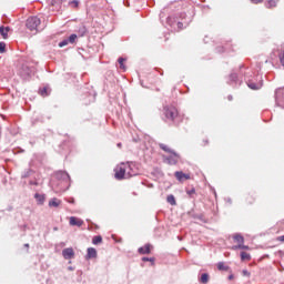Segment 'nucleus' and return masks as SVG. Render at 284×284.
Masks as SVG:
<instances>
[{
	"label": "nucleus",
	"mask_w": 284,
	"mask_h": 284,
	"mask_svg": "<svg viewBox=\"0 0 284 284\" xmlns=\"http://www.w3.org/2000/svg\"><path fill=\"white\" fill-rule=\"evenodd\" d=\"M242 275H243V276H250V272H248L247 270H243V271H242Z\"/></svg>",
	"instance_id": "obj_42"
},
{
	"label": "nucleus",
	"mask_w": 284,
	"mask_h": 284,
	"mask_svg": "<svg viewBox=\"0 0 284 284\" xmlns=\"http://www.w3.org/2000/svg\"><path fill=\"white\" fill-rule=\"evenodd\" d=\"M159 148L163 150V152H168V154H172L173 152H175L174 150H172L170 146H168V144H163L160 143Z\"/></svg>",
	"instance_id": "obj_21"
},
{
	"label": "nucleus",
	"mask_w": 284,
	"mask_h": 284,
	"mask_svg": "<svg viewBox=\"0 0 284 284\" xmlns=\"http://www.w3.org/2000/svg\"><path fill=\"white\" fill-rule=\"evenodd\" d=\"M29 185H31V187H39V185H41V181L39 179L30 180Z\"/></svg>",
	"instance_id": "obj_31"
},
{
	"label": "nucleus",
	"mask_w": 284,
	"mask_h": 284,
	"mask_svg": "<svg viewBox=\"0 0 284 284\" xmlns=\"http://www.w3.org/2000/svg\"><path fill=\"white\" fill-rule=\"evenodd\" d=\"M78 34L79 37H85V34H88V28H85V26L80 27L78 30Z\"/></svg>",
	"instance_id": "obj_26"
},
{
	"label": "nucleus",
	"mask_w": 284,
	"mask_h": 284,
	"mask_svg": "<svg viewBox=\"0 0 284 284\" xmlns=\"http://www.w3.org/2000/svg\"><path fill=\"white\" fill-rule=\"evenodd\" d=\"M102 241H103V237H101V235H97L93 237L92 243L93 245H99V243H102Z\"/></svg>",
	"instance_id": "obj_33"
},
{
	"label": "nucleus",
	"mask_w": 284,
	"mask_h": 284,
	"mask_svg": "<svg viewBox=\"0 0 284 284\" xmlns=\"http://www.w3.org/2000/svg\"><path fill=\"white\" fill-rule=\"evenodd\" d=\"M124 61H125L124 58H119L118 59V63H120V70H125V64H123Z\"/></svg>",
	"instance_id": "obj_37"
},
{
	"label": "nucleus",
	"mask_w": 284,
	"mask_h": 284,
	"mask_svg": "<svg viewBox=\"0 0 284 284\" xmlns=\"http://www.w3.org/2000/svg\"><path fill=\"white\" fill-rule=\"evenodd\" d=\"M26 26L31 32H34V30L39 32V30H41V28H39V26H41V19L37 16L30 17L27 19Z\"/></svg>",
	"instance_id": "obj_3"
},
{
	"label": "nucleus",
	"mask_w": 284,
	"mask_h": 284,
	"mask_svg": "<svg viewBox=\"0 0 284 284\" xmlns=\"http://www.w3.org/2000/svg\"><path fill=\"white\" fill-rule=\"evenodd\" d=\"M163 161L164 163H168V165H176V163L181 161V155L176 153V151H173L171 155H164Z\"/></svg>",
	"instance_id": "obj_5"
},
{
	"label": "nucleus",
	"mask_w": 284,
	"mask_h": 284,
	"mask_svg": "<svg viewBox=\"0 0 284 284\" xmlns=\"http://www.w3.org/2000/svg\"><path fill=\"white\" fill-rule=\"evenodd\" d=\"M69 203H74V199H72V201H70Z\"/></svg>",
	"instance_id": "obj_50"
},
{
	"label": "nucleus",
	"mask_w": 284,
	"mask_h": 284,
	"mask_svg": "<svg viewBox=\"0 0 284 284\" xmlns=\"http://www.w3.org/2000/svg\"><path fill=\"white\" fill-rule=\"evenodd\" d=\"M24 247H30V244H24Z\"/></svg>",
	"instance_id": "obj_49"
},
{
	"label": "nucleus",
	"mask_w": 284,
	"mask_h": 284,
	"mask_svg": "<svg viewBox=\"0 0 284 284\" xmlns=\"http://www.w3.org/2000/svg\"><path fill=\"white\" fill-rule=\"evenodd\" d=\"M125 171H126V176L129 178L139 175V171L136 170V166L134 165V163H130L125 169Z\"/></svg>",
	"instance_id": "obj_7"
},
{
	"label": "nucleus",
	"mask_w": 284,
	"mask_h": 284,
	"mask_svg": "<svg viewBox=\"0 0 284 284\" xmlns=\"http://www.w3.org/2000/svg\"><path fill=\"white\" fill-rule=\"evenodd\" d=\"M62 256L65 261H70V258H74V248L68 247L62 251Z\"/></svg>",
	"instance_id": "obj_8"
},
{
	"label": "nucleus",
	"mask_w": 284,
	"mask_h": 284,
	"mask_svg": "<svg viewBox=\"0 0 284 284\" xmlns=\"http://www.w3.org/2000/svg\"><path fill=\"white\" fill-rule=\"evenodd\" d=\"M70 43V41L67 39L62 40L59 42V48H65V45H68Z\"/></svg>",
	"instance_id": "obj_36"
},
{
	"label": "nucleus",
	"mask_w": 284,
	"mask_h": 284,
	"mask_svg": "<svg viewBox=\"0 0 284 284\" xmlns=\"http://www.w3.org/2000/svg\"><path fill=\"white\" fill-rule=\"evenodd\" d=\"M274 99L275 105L284 110V87L275 89Z\"/></svg>",
	"instance_id": "obj_4"
},
{
	"label": "nucleus",
	"mask_w": 284,
	"mask_h": 284,
	"mask_svg": "<svg viewBox=\"0 0 284 284\" xmlns=\"http://www.w3.org/2000/svg\"><path fill=\"white\" fill-rule=\"evenodd\" d=\"M162 119L165 123L180 125L183 122V115L179 114V110L174 105H166L162 111Z\"/></svg>",
	"instance_id": "obj_1"
},
{
	"label": "nucleus",
	"mask_w": 284,
	"mask_h": 284,
	"mask_svg": "<svg viewBox=\"0 0 284 284\" xmlns=\"http://www.w3.org/2000/svg\"><path fill=\"white\" fill-rule=\"evenodd\" d=\"M32 174H34V171H32V169H28L27 171H24L21 174V179H30V176H32Z\"/></svg>",
	"instance_id": "obj_23"
},
{
	"label": "nucleus",
	"mask_w": 284,
	"mask_h": 284,
	"mask_svg": "<svg viewBox=\"0 0 284 284\" xmlns=\"http://www.w3.org/2000/svg\"><path fill=\"white\" fill-rule=\"evenodd\" d=\"M210 281V275L207 273H203L200 277V283L207 284Z\"/></svg>",
	"instance_id": "obj_27"
},
{
	"label": "nucleus",
	"mask_w": 284,
	"mask_h": 284,
	"mask_svg": "<svg viewBox=\"0 0 284 284\" xmlns=\"http://www.w3.org/2000/svg\"><path fill=\"white\" fill-rule=\"evenodd\" d=\"M69 270L72 271V266H69Z\"/></svg>",
	"instance_id": "obj_52"
},
{
	"label": "nucleus",
	"mask_w": 284,
	"mask_h": 284,
	"mask_svg": "<svg viewBox=\"0 0 284 284\" xmlns=\"http://www.w3.org/2000/svg\"><path fill=\"white\" fill-rule=\"evenodd\" d=\"M142 261H143L144 263L150 262V263H152V265H154V257H142Z\"/></svg>",
	"instance_id": "obj_39"
},
{
	"label": "nucleus",
	"mask_w": 284,
	"mask_h": 284,
	"mask_svg": "<svg viewBox=\"0 0 284 284\" xmlns=\"http://www.w3.org/2000/svg\"><path fill=\"white\" fill-rule=\"evenodd\" d=\"M193 219H196L197 221H201V223H207V220L205 219V215H203L202 213L194 214Z\"/></svg>",
	"instance_id": "obj_25"
},
{
	"label": "nucleus",
	"mask_w": 284,
	"mask_h": 284,
	"mask_svg": "<svg viewBox=\"0 0 284 284\" xmlns=\"http://www.w3.org/2000/svg\"><path fill=\"white\" fill-rule=\"evenodd\" d=\"M278 6V0H266L265 1V8H268V10H272V8H276Z\"/></svg>",
	"instance_id": "obj_18"
},
{
	"label": "nucleus",
	"mask_w": 284,
	"mask_h": 284,
	"mask_svg": "<svg viewBox=\"0 0 284 284\" xmlns=\"http://www.w3.org/2000/svg\"><path fill=\"white\" fill-rule=\"evenodd\" d=\"M277 241H280L281 243H284V235L278 236V237H277Z\"/></svg>",
	"instance_id": "obj_44"
},
{
	"label": "nucleus",
	"mask_w": 284,
	"mask_h": 284,
	"mask_svg": "<svg viewBox=\"0 0 284 284\" xmlns=\"http://www.w3.org/2000/svg\"><path fill=\"white\" fill-rule=\"evenodd\" d=\"M8 32H10V27H0V34L2 39H8Z\"/></svg>",
	"instance_id": "obj_20"
},
{
	"label": "nucleus",
	"mask_w": 284,
	"mask_h": 284,
	"mask_svg": "<svg viewBox=\"0 0 284 284\" xmlns=\"http://www.w3.org/2000/svg\"><path fill=\"white\" fill-rule=\"evenodd\" d=\"M217 270H220L221 272H227V270H230V266H225V263L219 262Z\"/></svg>",
	"instance_id": "obj_29"
},
{
	"label": "nucleus",
	"mask_w": 284,
	"mask_h": 284,
	"mask_svg": "<svg viewBox=\"0 0 284 284\" xmlns=\"http://www.w3.org/2000/svg\"><path fill=\"white\" fill-rule=\"evenodd\" d=\"M251 2H253V3H263V0H251Z\"/></svg>",
	"instance_id": "obj_43"
},
{
	"label": "nucleus",
	"mask_w": 284,
	"mask_h": 284,
	"mask_svg": "<svg viewBox=\"0 0 284 284\" xmlns=\"http://www.w3.org/2000/svg\"><path fill=\"white\" fill-rule=\"evenodd\" d=\"M19 77H21L23 81H30V78L32 77V69L23 64L19 70Z\"/></svg>",
	"instance_id": "obj_6"
},
{
	"label": "nucleus",
	"mask_w": 284,
	"mask_h": 284,
	"mask_svg": "<svg viewBox=\"0 0 284 284\" xmlns=\"http://www.w3.org/2000/svg\"><path fill=\"white\" fill-rule=\"evenodd\" d=\"M226 203H229V205H232V199H226Z\"/></svg>",
	"instance_id": "obj_46"
},
{
	"label": "nucleus",
	"mask_w": 284,
	"mask_h": 284,
	"mask_svg": "<svg viewBox=\"0 0 284 284\" xmlns=\"http://www.w3.org/2000/svg\"><path fill=\"white\" fill-rule=\"evenodd\" d=\"M61 205V200L53 197L49 201V207H59Z\"/></svg>",
	"instance_id": "obj_19"
},
{
	"label": "nucleus",
	"mask_w": 284,
	"mask_h": 284,
	"mask_svg": "<svg viewBox=\"0 0 284 284\" xmlns=\"http://www.w3.org/2000/svg\"><path fill=\"white\" fill-rule=\"evenodd\" d=\"M55 179H58V181H70V174L65 171H58L55 172Z\"/></svg>",
	"instance_id": "obj_9"
},
{
	"label": "nucleus",
	"mask_w": 284,
	"mask_h": 284,
	"mask_svg": "<svg viewBox=\"0 0 284 284\" xmlns=\"http://www.w3.org/2000/svg\"><path fill=\"white\" fill-rule=\"evenodd\" d=\"M236 81H239V75H236V73H231L229 77V83H236Z\"/></svg>",
	"instance_id": "obj_30"
},
{
	"label": "nucleus",
	"mask_w": 284,
	"mask_h": 284,
	"mask_svg": "<svg viewBox=\"0 0 284 284\" xmlns=\"http://www.w3.org/2000/svg\"><path fill=\"white\" fill-rule=\"evenodd\" d=\"M233 239H234L235 243H240V245L245 243V237H243V235H241V234H235L233 236Z\"/></svg>",
	"instance_id": "obj_22"
},
{
	"label": "nucleus",
	"mask_w": 284,
	"mask_h": 284,
	"mask_svg": "<svg viewBox=\"0 0 284 284\" xmlns=\"http://www.w3.org/2000/svg\"><path fill=\"white\" fill-rule=\"evenodd\" d=\"M118 148H121V143H118Z\"/></svg>",
	"instance_id": "obj_51"
},
{
	"label": "nucleus",
	"mask_w": 284,
	"mask_h": 284,
	"mask_svg": "<svg viewBox=\"0 0 284 284\" xmlns=\"http://www.w3.org/2000/svg\"><path fill=\"white\" fill-rule=\"evenodd\" d=\"M216 51H217V52H223V51H224V50H223V47H217V48H216Z\"/></svg>",
	"instance_id": "obj_45"
},
{
	"label": "nucleus",
	"mask_w": 284,
	"mask_h": 284,
	"mask_svg": "<svg viewBox=\"0 0 284 284\" xmlns=\"http://www.w3.org/2000/svg\"><path fill=\"white\" fill-rule=\"evenodd\" d=\"M77 33H72L69 38H67V40L69 41V43H75L77 42Z\"/></svg>",
	"instance_id": "obj_34"
},
{
	"label": "nucleus",
	"mask_w": 284,
	"mask_h": 284,
	"mask_svg": "<svg viewBox=\"0 0 284 284\" xmlns=\"http://www.w3.org/2000/svg\"><path fill=\"white\" fill-rule=\"evenodd\" d=\"M69 223L72 226L81 227V225H83V220H80L78 217L71 216Z\"/></svg>",
	"instance_id": "obj_11"
},
{
	"label": "nucleus",
	"mask_w": 284,
	"mask_h": 284,
	"mask_svg": "<svg viewBox=\"0 0 284 284\" xmlns=\"http://www.w3.org/2000/svg\"><path fill=\"white\" fill-rule=\"evenodd\" d=\"M166 203H169L170 205H176V197H174L173 194L168 195Z\"/></svg>",
	"instance_id": "obj_24"
},
{
	"label": "nucleus",
	"mask_w": 284,
	"mask_h": 284,
	"mask_svg": "<svg viewBox=\"0 0 284 284\" xmlns=\"http://www.w3.org/2000/svg\"><path fill=\"white\" fill-rule=\"evenodd\" d=\"M233 280H234V275L233 274L229 275V281H233Z\"/></svg>",
	"instance_id": "obj_47"
},
{
	"label": "nucleus",
	"mask_w": 284,
	"mask_h": 284,
	"mask_svg": "<svg viewBox=\"0 0 284 284\" xmlns=\"http://www.w3.org/2000/svg\"><path fill=\"white\" fill-rule=\"evenodd\" d=\"M174 175H175V179H178V181H183V179L185 180L190 179V174H185L183 173V171H176Z\"/></svg>",
	"instance_id": "obj_15"
},
{
	"label": "nucleus",
	"mask_w": 284,
	"mask_h": 284,
	"mask_svg": "<svg viewBox=\"0 0 284 284\" xmlns=\"http://www.w3.org/2000/svg\"><path fill=\"white\" fill-rule=\"evenodd\" d=\"M247 87L251 89V90H261L263 88V81H260V82H254L252 80H248L247 81Z\"/></svg>",
	"instance_id": "obj_10"
},
{
	"label": "nucleus",
	"mask_w": 284,
	"mask_h": 284,
	"mask_svg": "<svg viewBox=\"0 0 284 284\" xmlns=\"http://www.w3.org/2000/svg\"><path fill=\"white\" fill-rule=\"evenodd\" d=\"M227 99H229V101H232L233 97H232V95H229Z\"/></svg>",
	"instance_id": "obj_48"
},
{
	"label": "nucleus",
	"mask_w": 284,
	"mask_h": 284,
	"mask_svg": "<svg viewBox=\"0 0 284 284\" xmlns=\"http://www.w3.org/2000/svg\"><path fill=\"white\" fill-rule=\"evenodd\" d=\"M34 199H36L38 205H43L45 203V194L36 193Z\"/></svg>",
	"instance_id": "obj_16"
},
{
	"label": "nucleus",
	"mask_w": 284,
	"mask_h": 284,
	"mask_svg": "<svg viewBox=\"0 0 284 284\" xmlns=\"http://www.w3.org/2000/svg\"><path fill=\"white\" fill-rule=\"evenodd\" d=\"M6 52V42H0V54Z\"/></svg>",
	"instance_id": "obj_40"
},
{
	"label": "nucleus",
	"mask_w": 284,
	"mask_h": 284,
	"mask_svg": "<svg viewBox=\"0 0 284 284\" xmlns=\"http://www.w3.org/2000/svg\"><path fill=\"white\" fill-rule=\"evenodd\" d=\"M81 6V1L79 0H71L68 2V7L72 10H79V7Z\"/></svg>",
	"instance_id": "obj_17"
},
{
	"label": "nucleus",
	"mask_w": 284,
	"mask_h": 284,
	"mask_svg": "<svg viewBox=\"0 0 284 284\" xmlns=\"http://www.w3.org/2000/svg\"><path fill=\"white\" fill-rule=\"evenodd\" d=\"M180 18H181V21L176 20V18L174 17H168L166 18L168 26H170L173 29L178 28V30H183V28H187V26L192 23V18L190 17L187 18V13H180Z\"/></svg>",
	"instance_id": "obj_2"
},
{
	"label": "nucleus",
	"mask_w": 284,
	"mask_h": 284,
	"mask_svg": "<svg viewBox=\"0 0 284 284\" xmlns=\"http://www.w3.org/2000/svg\"><path fill=\"white\" fill-rule=\"evenodd\" d=\"M85 258H87V261H89V258H97V248L89 247Z\"/></svg>",
	"instance_id": "obj_14"
},
{
	"label": "nucleus",
	"mask_w": 284,
	"mask_h": 284,
	"mask_svg": "<svg viewBox=\"0 0 284 284\" xmlns=\"http://www.w3.org/2000/svg\"><path fill=\"white\" fill-rule=\"evenodd\" d=\"M215 196H216V192H214Z\"/></svg>",
	"instance_id": "obj_53"
},
{
	"label": "nucleus",
	"mask_w": 284,
	"mask_h": 284,
	"mask_svg": "<svg viewBox=\"0 0 284 284\" xmlns=\"http://www.w3.org/2000/svg\"><path fill=\"white\" fill-rule=\"evenodd\" d=\"M250 258H252V255H250V253L247 252L241 253V261H250Z\"/></svg>",
	"instance_id": "obj_32"
},
{
	"label": "nucleus",
	"mask_w": 284,
	"mask_h": 284,
	"mask_svg": "<svg viewBox=\"0 0 284 284\" xmlns=\"http://www.w3.org/2000/svg\"><path fill=\"white\" fill-rule=\"evenodd\" d=\"M128 171L123 168H120L119 171L115 172V179L121 181L124 176H128Z\"/></svg>",
	"instance_id": "obj_12"
},
{
	"label": "nucleus",
	"mask_w": 284,
	"mask_h": 284,
	"mask_svg": "<svg viewBox=\"0 0 284 284\" xmlns=\"http://www.w3.org/2000/svg\"><path fill=\"white\" fill-rule=\"evenodd\" d=\"M139 254H150L152 252V245L145 244L144 246H141L138 248Z\"/></svg>",
	"instance_id": "obj_13"
},
{
	"label": "nucleus",
	"mask_w": 284,
	"mask_h": 284,
	"mask_svg": "<svg viewBox=\"0 0 284 284\" xmlns=\"http://www.w3.org/2000/svg\"><path fill=\"white\" fill-rule=\"evenodd\" d=\"M233 250H250V246L244 245V244H237L233 246Z\"/></svg>",
	"instance_id": "obj_35"
},
{
	"label": "nucleus",
	"mask_w": 284,
	"mask_h": 284,
	"mask_svg": "<svg viewBox=\"0 0 284 284\" xmlns=\"http://www.w3.org/2000/svg\"><path fill=\"white\" fill-rule=\"evenodd\" d=\"M196 192V190L191 189L190 191L186 192V194H189V196H192V194H194Z\"/></svg>",
	"instance_id": "obj_41"
},
{
	"label": "nucleus",
	"mask_w": 284,
	"mask_h": 284,
	"mask_svg": "<svg viewBox=\"0 0 284 284\" xmlns=\"http://www.w3.org/2000/svg\"><path fill=\"white\" fill-rule=\"evenodd\" d=\"M61 3H63V0H52V1H51V6H52L53 8H57V10H60Z\"/></svg>",
	"instance_id": "obj_28"
},
{
	"label": "nucleus",
	"mask_w": 284,
	"mask_h": 284,
	"mask_svg": "<svg viewBox=\"0 0 284 284\" xmlns=\"http://www.w3.org/2000/svg\"><path fill=\"white\" fill-rule=\"evenodd\" d=\"M39 94L41 97H48V88H42L39 90Z\"/></svg>",
	"instance_id": "obj_38"
}]
</instances>
